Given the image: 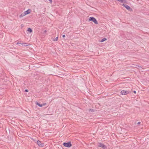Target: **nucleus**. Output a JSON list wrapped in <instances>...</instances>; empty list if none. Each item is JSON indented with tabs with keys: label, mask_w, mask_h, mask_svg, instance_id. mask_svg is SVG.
Here are the masks:
<instances>
[{
	"label": "nucleus",
	"mask_w": 149,
	"mask_h": 149,
	"mask_svg": "<svg viewBox=\"0 0 149 149\" xmlns=\"http://www.w3.org/2000/svg\"><path fill=\"white\" fill-rule=\"evenodd\" d=\"M89 21H92L95 24H98V22L96 19L93 17H91L89 19Z\"/></svg>",
	"instance_id": "1"
},
{
	"label": "nucleus",
	"mask_w": 149,
	"mask_h": 149,
	"mask_svg": "<svg viewBox=\"0 0 149 149\" xmlns=\"http://www.w3.org/2000/svg\"><path fill=\"white\" fill-rule=\"evenodd\" d=\"M63 145L65 147L68 148L72 146L70 142L69 141L67 143L64 142L63 143Z\"/></svg>",
	"instance_id": "2"
},
{
	"label": "nucleus",
	"mask_w": 149,
	"mask_h": 149,
	"mask_svg": "<svg viewBox=\"0 0 149 149\" xmlns=\"http://www.w3.org/2000/svg\"><path fill=\"white\" fill-rule=\"evenodd\" d=\"M129 93V91H125V90H123L121 92V94L122 95H126L128 94Z\"/></svg>",
	"instance_id": "3"
},
{
	"label": "nucleus",
	"mask_w": 149,
	"mask_h": 149,
	"mask_svg": "<svg viewBox=\"0 0 149 149\" xmlns=\"http://www.w3.org/2000/svg\"><path fill=\"white\" fill-rule=\"evenodd\" d=\"M36 143L40 147H42L44 146V143H41V142L39 140L37 141H36Z\"/></svg>",
	"instance_id": "4"
},
{
	"label": "nucleus",
	"mask_w": 149,
	"mask_h": 149,
	"mask_svg": "<svg viewBox=\"0 0 149 149\" xmlns=\"http://www.w3.org/2000/svg\"><path fill=\"white\" fill-rule=\"evenodd\" d=\"M98 146L100 147H101L104 149H106L107 147L106 146L102 143H99Z\"/></svg>",
	"instance_id": "5"
},
{
	"label": "nucleus",
	"mask_w": 149,
	"mask_h": 149,
	"mask_svg": "<svg viewBox=\"0 0 149 149\" xmlns=\"http://www.w3.org/2000/svg\"><path fill=\"white\" fill-rule=\"evenodd\" d=\"M123 6L125 7L127 10H131V8L130 7L126 5V4H123Z\"/></svg>",
	"instance_id": "6"
},
{
	"label": "nucleus",
	"mask_w": 149,
	"mask_h": 149,
	"mask_svg": "<svg viewBox=\"0 0 149 149\" xmlns=\"http://www.w3.org/2000/svg\"><path fill=\"white\" fill-rule=\"evenodd\" d=\"M31 11V10L30 9H28L27 10L24 11V15H26L30 13Z\"/></svg>",
	"instance_id": "7"
},
{
	"label": "nucleus",
	"mask_w": 149,
	"mask_h": 149,
	"mask_svg": "<svg viewBox=\"0 0 149 149\" xmlns=\"http://www.w3.org/2000/svg\"><path fill=\"white\" fill-rule=\"evenodd\" d=\"M22 45L24 47L27 46L28 45V44L26 43H22Z\"/></svg>",
	"instance_id": "8"
},
{
	"label": "nucleus",
	"mask_w": 149,
	"mask_h": 149,
	"mask_svg": "<svg viewBox=\"0 0 149 149\" xmlns=\"http://www.w3.org/2000/svg\"><path fill=\"white\" fill-rule=\"evenodd\" d=\"M27 31H28L30 33H31L32 32V29L30 28H29L28 29Z\"/></svg>",
	"instance_id": "9"
},
{
	"label": "nucleus",
	"mask_w": 149,
	"mask_h": 149,
	"mask_svg": "<svg viewBox=\"0 0 149 149\" xmlns=\"http://www.w3.org/2000/svg\"><path fill=\"white\" fill-rule=\"evenodd\" d=\"M107 40V39L106 38H104L103 39H102L101 41H100V42H104V41H105V40Z\"/></svg>",
	"instance_id": "10"
},
{
	"label": "nucleus",
	"mask_w": 149,
	"mask_h": 149,
	"mask_svg": "<svg viewBox=\"0 0 149 149\" xmlns=\"http://www.w3.org/2000/svg\"><path fill=\"white\" fill-rule=\"evenodd\" d=\"M25 15H24V13H22V14H21L19 15V17H23V16H24Z\"/></svg>",
	"instance_id": "11"
},
{
	"label": "nucleus",
	"mask_w": 149,
	"mask_h": 149,
	"mask_svg": "<svg viewBox=\"0 0 149 149\" xmlns=\"http://www.w3.org/2000/svg\"><path fill=\"white\" fill-rule=\"evenodd\" d=\"M21 41H18L16 45L21 44L22 45V43L21 42Z\"/></svg>",
	"instance_id": "12"
},
{
	"label": "nucleus",
	"mask_w": 149,
	"mask_h": 149,
	"mask_svg": "<svg viewBox=\"0 0 149 149\" xmlns=\"http://www.w3.org/2000/svg\"><path fill=\"white\" fill-rule=\"evenodd\" d=\"M58 40V37H57L56 38H54L53 40V41H57Z\"/></svg>",
	"instance_id": "13"
},
{
	"label": "nucleus",
	"mask_w": 149,
	"mask_h": 149,
	"mask_svg": "<svg viewBox=\"0 0 149 149\" xmlns=\"http://www.w3.org/2000/svg\"><path fill=\"white\" fill-rule=\"evenodd\" d=\"M36 105L40 107V104L39 102H36Z\"/></svg>",
	"instance_id": "14"
},
{
	"label": "nucleus",
	"mask_w": 149,
	"mask_h": 149,
	"mask_svg": "<svg viewBox=\"0 0 149 149\" xmlns=\"http://www.w3.org/2000/svg\"><path fill=\"white\" fill-rule=\"evenodd\" d=\"M36 105L40 107V104L39 102H36Z\"/></svg>",
	"instance_id": "15"
},
{
	"label": "nucleus",
	"mask_w": 149,
	"mask_h": 149,
	"mask_svg": "<svg viewBox=\"0 0 149 149\" xmlns=\"http://www.w3.org/2000/svg\"><path fill=\"white\" fill-rule=\"evenodd\" d=\"M28 90H27V89H25L24 91L25 92H28Z\"/></svg>",
	"instance_id": "16"
},
{
	"label": "nucleus",
	"mask_w": 149,
	"mask_h": 149,
	"mask_svg": "<svg viewBox=\"0 0 149 149\" xmlns=\"http://www.w3.org/2000/svg\"><path fill=\"white\" fill-rule=\"evenodd\" d=\"M46 104V103H44L42 104V106H45Z\"/></svg>",
	"instance_id": "17"
},
{
	"label": "nucleus",
	"mask_w": 149,
	"mask_h": 149,
	"mask_svg": "<svg viewBox=\"0 0 149 149\" xmlns=\"http://www.w3.org/2000/svg\"><path fill=\"white\" fill-rule=\"evenodd\" d=\"M90 111L91 112H93L94 111L93 110V109H90Z\"/></svg>",
	"instance_id": "18"
},
{
	"label": "nucleus",
	"mask_w": 149,
	"mask_h": 149,
	"mask_svg": "<svg viewBox=\"0 0 149 149\" xmlns=\"http://www.w3.org/2000/svg\"><path fill=\"white\" fill-rule=\"evenodd\" d=\"M133 92L134 93L136 94V92L135 91H133Z\"/></svg>",
	"instance_id": "19"
},
{
	"label": "nucleus",
	"mask_w": 149,
	"mask_h": 149,
	"mask_svg": "<svg viewBox=\"0 0 149 149\" xmlns=\"http://www.w3.org/2000/svg\"><path fill=\"white\" fill-rule=\"evenodd\" d=\"M49 1H50V3H52V0H48Z\"/></svg>",
	"instance_id": "20"
},
{
	"label": "nucleus",
	"mask_w": 149,
	"mask_h": 149,
	"mask_svg": "<svg viewBox=\"0 0 149 149\" xmlns=\"http://www.w3.org/2000/svg\"><path fill=\"white\" fill-rule=\"evenodd\" d=\"M43 106H42V104H40V107H42Z\"/></svg>",
	"instance_id": "21"
},
{
	"label": "nucleus",
	"mask_w": 149,
	"mask_h": 149,
	"mask_svg": "<svg viewBox=\"0 0 149 149\" xmlns=\"http://www.w3.org/2000/svg\"><path fill=\"white\" fill-rule=\"evenodd\" d=\"M62 37L63 38H64L65 37V35H62Z\"/></svg>",
	"instance_id": "22"
},
{
	"label": "nucleus",
	"mask_w": 149,
	"mask_h": 149,
	"mask_svg": "<svg viewBox=\"0 0 149 149\" xmlns=\"http://www.w3.org/2000/svg\"><path fill=\"white\" fill-rule=\"evenodd\" d=\"M140 122H138L137 123V124H138V125H139L140 124Z\"/></svg>",
	"instance_id": "23"
},
{
	"label": "nucleus",
	"mask_w": 149,
	"mask_h": 149,
	"mask_svg": "<svg viewBox=\"0 0 149 149\" xmlns=\"http://www.w3.org/2000/svg\"><path fill=\"white\" fill-rule=\"evenodd\" d=\"M47 32V31L46 30H45L44 31L45 32Z\"/></svg>",
	"instance_id": "24"
}]
</instances>
